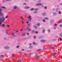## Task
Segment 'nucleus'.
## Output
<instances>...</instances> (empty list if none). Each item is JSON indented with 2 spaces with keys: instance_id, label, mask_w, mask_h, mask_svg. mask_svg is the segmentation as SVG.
Segmentation results:
<instances>
[{
  "instance_id": "6",
  "label": "nucleus",
  "mask_w": 62,
  "mask_h": 62,
  "mask_svg": "<svg viewBox=\"0 0 62 62\" xmlns=\"http://www.w3.org/2000/svg\"><path fill=\"white\" fill-rule=\"evenodd\" d=\"M9 47L8 46H6L5 47V49H8Z\"/></svg>"
},
{
  "instance_id": "50",
  "label": "nucleus",
  "mask_w": 62,
  "mask_h": 62,
  "mask_svg": "<svg viewBox=\"0 0 62 62\" xmlns=\"http://www.w3.org/2000/svg\"><path fill=\"white\" fill-rule=\"evenodd\" d=\"M26 23H28V22H26Z\"/></svg>"
},
{
  "instance_id": "9",
  "label": "nucleus",
  "mask_w": 62,
  "mask_h": 62,
  "mask_svg": "<svg viewBox=\"0 0 62 62\" xmlns=\"http://www.w3.org/2000/svg\"><path fill=\"white\" fill-rule=\"evenodd\" d=\"M53 54H55V55H56V54H57V53L55 52H54L53 53Z\"/></svg>"
},
{
  "instance_id": "25",
  "label": "nucleus",
  "mask_w": 62,
  "mask_h": 62,
  "mask_svg": "<svg viewBox=\"0 0 62 62\" xmlns=\"http://www.w3.org/2000/svg\"><path fill=\"white\" fill-rule=\"evenodd\" d=\"M6 1H11V0H6Z\"/></svg>"
},
{
  "instance_id": "5",
  "label": "nucleus",
  "mask_w": 62,
  "mask_h": 62,
  "mask_svg": "<svg viewBox=\"0 0 62 62\" xmlns=\"http://www.w3.org/2000/svg\"><path fill=\"white\" fill-rule=\"evenodd\" d=\"M45 41V40H42L40 41V42H44Z\"/></svg>"
},
{
  "instance_id": "59",
  "label": "nucleus",
  "mask_w": 62,
  "mask_h": 62,
  "mask_svg": "<svg viewBox=\"0 0 62 62\" xmlns=\"http://www.w3.org/2000/svg\"><path fill=\"white\" fill-rule=\"evenodd\" d=\"M10 60H11V59H11V58L10 59Z\"/></svg>"
},
{
  "instance_id": "2",
  "label": "nucleus",
  "mask_w": 62,
  "mask_h": 62,
  "mask_svg": "<svg viewBox=\"0 0 62 62\" xmlns=\"http://www.w3.org/2000/svg\"><path fill=\"white\" fill-rule=\"evenodd\" d=\"M5 55H1L0 56V58H3V57H5Z\"/></svg>"
},
{
  "instance_id": "33",
  "label": "nucleus",
  "mask_w": 62,
  "mask_h": 62,
  "mask_svg": "<svg viewBox=\"0 0 62 62\" xmlns=\"http://www.w3.org/2000/svg\"><path fill=\"white\" fill-rule=\"evenodd\" d=\"M45 31V30H43V33H44V31Z\"/></svg>"
},
{
  "instance_id": "18",
  "label": "nucleus",
  "mask_w": 62,
  "mask_h": 62,
  "mask_svg": "<svg viewBox=\"0 0 62 62\" xmlns=\"http://www.w3.org/2000/svg\"><path fill=\"white\" fill-rule=\"evenodd\" d=\"M59 14H61V12L60 11H59Z\"/></svg>"
},
{
  "instance_id": "49",
  "label": "nucleus",
  "mask_w": 62,
  "mask_h": 62,
  "mask_svg": "<svg viewBox=\"0 0 62 62\" xmlns=\"http://www.w3.org/2000/svg\"><path fill=\"white\" fill-rule=\"evenodd\" d=\"M25 35V33L24 34V35H23V36H24Z\"/></svg>"
},
{
  "instance_id": "3",
  "label": "nucleus",
  "mask_w": 62,
  "mask_h": 62,
  "mask_svg": "<svg viewBox=\"0 0 62 62\" xmlns=\"http://www.w3.org/2000/svg\"><path fill=\"white\" fill-rule=\"evenodd\" d=\"M41 3H38L36 4V5L37 6H40L41 5Z\"/></svg>"
},
{
  "instance_id": "60",
  "label": "nucleus",
  "mask_w": 62,
  "mask_h": 62,
  "mask_svg": "<svg viewBox=\"0 0 62 62\" xmlns=\"http://www.w3.org/2000/svg\"><path fill=\"white\" fill-rule=\"evenodd\" d=\"M20 31H22V29H21V30Z\"/></svg>"
},
{
  "instance_id": "38",
  "label": "nucleus",
  "mask_w": 62,
  "mask_h": 62,
  "mask_svg": "<svg viewBox=\"0 0 62 62\" xmlns=\"http://www.w3.org/2000/svg\"><path fill=\"white\" fill-rule=\"evenodd\" d=\"M7 27H9V25L8 24V25H7Z\"/></svg>"
},
{
  "instance_id": "28",
  "label": "nucleus",
  "mask_w": 62,
  "mask_h": 62,
  "mask_svg": "<svg viewBox=\"0 0 62 62\" xmlns=\"http://www.w3.org/2000/svg\"><path fill=\"white\" fill-rule=\"evenodd\" d=\"M33 44H36V43H35V42H33Z\"/></svg>"
},
{
  "instance_id": "58",
  "label": "nucleus",
  "mask_w": 62,
  "mask_h": 62,
  "mask_svg": "<svg viewBox=\"0 0 62 62\" xmlns=\"http://www.w3.org/2000/svg\"><path fill=\"white\" fill-rule=\"evenodd\" d=\"M22 51H23V49H22Z\"/></svg>"
},
{
  "instance_id": "39",
  "label": "nucleus",
  "mask_w": 62,
  "mask_h": 62,
  "mask_svg": "<svg viewBox=\"0 0 62 62\" xmlns=\"http://www.w3.org/2000/svg\"><path fill=\"white\" fill-rule=\"evenodd\" d=\"M4 39L5 40H6V38H4Z\"/></svg>"
},
{
  "instance_id": "40",
  "label": "nucleus",
  "mask_w": 62,
  "mask_h": 62,
  "mask_svg": "<svg viewBox=\"0 0 62 62\" xmlns=\"http://www.w3.org/2000/svg\"><path fill=\"white\" fill-rule=\"evenodd\" d=\"M31 10H33V8H31Z\"/></svg>"
},
{
  "instance_id": "52",
  "label": "nucleus",
  "mask_w": 62,
  "mask_h": 62,
  "mask_svg": "<svg viewBox=\"0 0 62 62\" xmlns=\"http://www.w3.org/2000/svg\"><path fill=\"white\" fill-rule=\"evenodd\" d=\"M36 34H38V32H36Z\"/></svg>"
},
{
  "instance_id": "21",
  "label": "nucleus",
  "mask_w": 62,
  "mask_h": 62,
  "mask_svg": "<svg viewBox=\"0 0 62 62\" xmlns=\"http://www.w3.org/2000/svg\"><path fill=\"white\" fill-rule=\"evenodd\" d=\"M0 15H2L3 14L1 13V11H0Z\"/></svg>"
},
{
  "instance_id": "10",
  "label": "nucleus",
  "mask_w": 62,
  "mask_h": 62,
  "mask_svg": "<svg viewBox=\"0 0 62 62\" xmlns=\"http://www.w3.org/2000/svg\"><path fill=\"white\" fill-rule=\"evenodd\" d=\"M28 31H31V29H30L28 28Z\"/></svg>"
},
{
  "instance_id": "64",
  "label": "nucleus",
  "mask_w": 62,
  "mask_h": 62,
  "mask_svg": "<svg viewBox=\"0 0 62 62\" xmlns=\"http://www.w3.org/2000/svg\"><path fill=\"white\" fill-rule=\"evenodd\" d=\"M12 25H13V24H12Z\"/></svg>"
},
{
  "instance_id": "56",
  "label": "nucleus",
  "mask_w": 62,
  "mask_h": 62,
  "mask_svg": "<svg viewBox=\"0 0 62 62\" xmlns=\"http://www.w3.org/2000/svg\"><path fill=\"white\" fill-rule=\"evenodd\" d=\"M29 45H31V44H29Z\"/></svg>"
},
{
  "instance_id": "15",
  "label": "nucleus",
  "mask_w": 62,
  "mask_h": 62,
  "mask_svg": "<svg viewBox=\"0 0 62 62\" xmlns=\"http://www.w3.org/2000/svg\"><path fill=\"white\" fill-rule=\"evenodd\" d=\"M17 8V7L16 6H15L14 7V9H16V8Z\"/></svg>"
},
{
  "instance_id": "35",
  "label": "nucleus",
  "mask_w": 62,
  "mask_h": 62,
  "mask_svg": "<svg viewBox=\"0 0 62 62\" xmlns=\"http://www.w3.org/2000/svg\"><path fill=\"white\" fill-rule=\"evenodd\" d=\"M48 32H50V30H48L47 31Z\"/></svg>"
},
{
  "instance_id": "55",
  "label": "nucleus",
  "mask_w": 62,
  "mask_h": 62,
  "mask_svg": "<svg viewBox=\"0 0 62 62\" xmlns=\"http://www.w3.org/2000/svg\"><path fill=\"white\" fill-rule=\"evenodd\" d=\"M20 18H22V17L21 16H20Z\"/></svg>"
},
{
  "instance_id": "53",
  "label": "nucleus",
  "mask_w": 62,
  "mask_h": 62,
  "mask_svg": "<svg viewBox=\"0 0 62 62\" xmlns=\"http://www.w3.org/2000/svg\"><path fill=\"white\" fill-rule=\"evenodd\" d=\"M23 4H24V5H25V3H23Z\"/></svg>"
},
{
  "instance_id": "23",
  "label": "nucleus",
  "mask_w": 62,
  "mask_h": 62,
  "mask_svg": "<svg viewBox=\"0 0 62 62\" xmlns=\"http://www.w3.org/2000/svg\"><path fill=\"white\" fill-rule=\"evenodd\" d=\"M34 31H34V30H33L32 31V33H34Z\"/></svg>"
},
{
  "instance_id": "61",
  "label": "nucleus",
  "mask_w": 62,
  "mask_h": 62,
  "mask_svg": "<svg viewBox=\"0 0 62 62\" xmlns=\"http://www.w3.org/2000/svg\"><path fill=\"white\" fill-rule=\"evenodd\" d=\"M61 5H62V3H61Z\"/></svg>"
},
{
  "instance_id": "44",
  "label": "nucleus",
  "mask_w": 62,
  "mask_h": 62,
  "mask_svg": "<svg viewBox=\"0 0 62 62\" xmlns=\"http://www.w3.org/2000/svg\"><path fill=\"white\" fill-rule=\"evenodd\" d=\"M50 49H51V50H53V48H51Z\"/></svg>"
},
{
  "instance_id": "54",
  "label": "nucleus",
  "mask_w": 62,
  "mask_h": 62,
  "mask_svg": "<svg viewBox=\"0 0 62 62\" xmlns=\"http://www.w3.org/2000/svg\"><path fill=\"white\" fill-rule=\"evenodd\" d=\"M25 26H26V24H25Z\"/></svg>"
},
{
  "instance_id": "43",
  "label": "nucleus",
  "mask_w": 62,
  "mask_h": 62,
  "mask_svg": "<svg viewBox=\"0 0 62 62\" xmlns=\"http://www.w3.org/2000/svg\"><path fill=\"white\" fill-rule=\"evenodd\" d=\"M56 10L57 11H58V10H59V9H57V10Z\"/></svg>"
},
{
  "instance_id": "1",
  "label": "nucleus",
  "mask_w": 62,
  "mask_h": 62,
  "mask_svg": "<svg viewBox=\"0 0 62 62\" xmlns=\"http://www.w3.org/2000/svg\"><path fill=\"white\" fill-rule=\"evenodd\" d=\"M27 19H29V20L30 21H31V16H29L27 17Z\"/></svg>"
},
{
  "instance_id": "51",
  "label": "nucleus",
  "mask_w": 62,
  "mask_h": 62,
  "mask_svg": "<svg viewBox=\"0 0 62 62\" xmlns=\"http://www.w3.org/2000/svg\"><path fill=\"white\" fill-rule=\"evenodd\" d=\"M52 48H54V49L55 48L54 47H52Z\"/></svg>"
},
{
  "instance_id": "13",
  "label": "nucleus",
  "mask_w": 62,
  "mask_h": 62,
  "mask_svg": "<svg viewBox=\"0 0 62 62\" xmlns=\"http://www.w3.org/2000/svg\"><path fill=\"white\" fill-rule=\"evenodd\" d=\"M39 25H40V24L39 23L37 24V26H39Z\"/></svg>"
},
{
  "instance_id": "32",
  "label": "nucleus",
  "mask_w": 62,
  "mask_h": 62,
  "mask_svg": "<svg viewBox=\"0 0 62 62\" xmlns=\"http://www.w3.org/2000/svg\"><path fill=\"white\" fill-rule=\"evenodd\" d=\"M34 10H38V9L37 8L35 9H34Z\"/></svg>"
},
{
  "instance_id": "46",
  "label": "nucleus",
  "mask_w": 62,
  "mask_h": 62,
  "mask_svg": "<svg viewBox=\"0 0 62 62\" xmlns=\"http://www.w3.org/2000/svg\"><path fill=\"white\" fill-rule=\"evenodd\" d=\"M44 8H45V9H46V7H44Z\"/></svg>"
},
{
  "instance_id": "63",
  "label": "nucleus",
  "mask_w": 62,
  "mask_h": 62,
  "mask_svg": "<svg viewBox=\"0 0 62 62\" xmlns=\"http://www.w3.org/2000/svg\"><path fill=\"white\" fill-rule=\"evenodd\" d=\"M8 62H10V61H8Z\"/></svg>"
},
{
  "instance_id": "42",
  "label": "nucleus",
  "mask_w": 62,
  "mask_h": 62,
  "mask_svg": "<svg viewBox=\"0 0 62 62\" xmlns=\"http://www.w3.org/2000/svg\"><path fill=\"white\" fill-rule=\"evenodd\" d=\"M2 23V22H1L0 21V24H1V23Z\"/></svg>"
},
{
  "instance_id": "14",
  "label": "nucleus",
  "mask_w": 62,
  "mask_h": 62,
  "mask_svg": "<svg viewBox=\"0 0 62 62\" xmlns=\"http://www.w3.org/2000/svg\"><path fill=\"white\" fill-rule=\"evenodd\" d=\"M37 51H41V49H39L37 50Z\"/></svg>"
},
{
  "instance_id": "17",
  "label": "nucleus",
  "mask_w": 62,
  "mask_h": 62,
  "mask_svg": "<svg viewBox=\"0 0 62 62\" xmlns=\"http://www.w3.org/2000/svg\"><path fill=\"white\" fill-rule=\"evenodd\" d=\"M60 27H62V24H61L59 26Z\"/></svg>"
},
{
  "instance_id": "29",
  "label": "nucleus",
  "mask_w": 62,
  "mask_h": 62,
  "mask_svg": "<svg viewBox=\"0 0 62 62\" xmlns=\"http://www.w3.org/2000/svg\"><path fill=\"white\" fill-rule=\"evenodd\" d=\"M8 16H6V17H5V18H8Z\"/></svg>"
},
{
  "instance_id": "37",
  "label": "nucleus",
  "mask_w": 62,
  "mask_h": 62,
  "mask_svg": "<svg viewBox=\"0 0 62 62\" xmlns=\"http://www.w3.org/2000/svg\"><path fill=\"white\" fill-rule=\"evenodd\" d=\"M30 24H28V26H29V25H30Z\"/></svg>"
},
{
  "instance_id": "31",
  "label": "nucleus",
  "mask_w": 62,
  "mask_h": 62,
  "mask_svg": "<svg viewBox=\"0 0 62 62\" xmlns=\"http://www.w3.org/2000/svg\"><path fill=\"white\" fill-rule=\"evenodd\" d=\"M57 25V24H54V26H55Z\"/></svg>"
},
{
  "instance_id": "24",
  "label": "nucleus",
  "mask_w": 62,
  "mask_h": 62,
  "mask_svg": "<svg viewBox=\"0 0 62 62\" xmlns=\"http://www.w3.org/2000/svg\"><path fill=\"white\" fill-rule=\"evenodd\" d=\"M45 20H48V18H45Z\"/></svg>"
},
{
  "instance_id": "27",
  "label": "nucleus",
  "mask_w": 62,
  "mask_h": 62,
  "mask_svg": "<svg viewBox=\"0 0 62 62\" xmlns=\"http://www.w3.org/2000/svg\"><path fill=\"white\" fill-rule=\"evenodd\" d=\"M34 28H37V26H35L34 27Z\"/></svg>"
},
{
  "instance_id": "45",
  "label": "nucleus",
  "mask_w": 62,
  "mask_h": 62,
  "mask_svg": "<svg viewBox=\"0 0 62 62\" xmlns=\"http://www.w3.org/2000/svg\"><path fill=\"white\" fill-rule=\"evenodd\" d=\"M12 33L13 34H13H14V32H12Z\"/></svg>"
},
{
  "instance_id": "62",
  "label": "nucleus",
  "mask_w": 62,
  "mask_h": 62,
  "mask_svg": "<svg viewBox=\"0 0 62 62\" xmlns=\"http://www.w3.org/2000/svg\"><path fill=\"white\" fill-rule=\"evenodd\" d=\"M61 62L59 61V62Z\"/></svg>"
},
{
  "instance_id": "7",
  "label": "nucleus",
  "mask_w": 62,
  "mask_h": 62,
  "mask_svg": "<svg viewBox=\"0 0 62 62\" xmlns=\"http://www.w3.org/2000/svg\"><path fill=\"white\" fill-rule=\"evenodd\" d=\"M29 8V7H25V9H28Z\"/></svg>"
},
{
  "instance_id": "26",
  "label": "nucleus",
  "mask_w": 62,
  "mask_h": 62,
  "mask_svg": "<svg viewBox=\"0 0 62 62\" xmlns=\"http://www.w3.org/2000/svg\"><path fill=\"white\" fill-rule=\"evenodd\" d=\"M60 41H62V39L61 38V39H60Z\"/></svg>"
},
{
  "instance_id": "22",
  "label": "nucleus",
  "mask_w": 62,
  "mask_h": 62,
  "mask_svg": "<svg viewBox=\"0 0 62 62\" xmlns=\"http://www.w3.org/2000/svg\"><path fill=\"white\" fill-rule=\"evenodd\" d=\"M37 13V11H35L34 12V13Z\"/></svg>"
},
{
  "instance_id": "12",
  "label": "nucleus",
  "mask_w": 62,
  "mask_h": 62,
  "mask_svg": "<svg viewBox=\"0 0 62 62\" xmlns=\"http://www.w3.org/2000/svg\"><path fill=\"white\" fill-rule=\"evenodd\" d=\"M12 57H14L15 56H16L15 55H12Z\"/></svg>"
},
{
  "instance_id": "8",
  "label": "nucleus",
  "mask_w": 62,
  "mask_h": 62,
  "mask_svg": "<svg viewBox=\"0 0 62 62\" xmlns=\"http://www.w3.org/2000/svg\"><path fill=\"white\" fill-rule=\"evenodd\" d=\"M17 61L18 62H21L22 61V60H21L20 59H18V60H17Z\"/></svg>"
},
{
  "instance_id": "30",
  "label": "nucleus",
  "mask_w": 62,
  "mask_h": 62,
  "mask_svg": "<svg viewBox=\"0 0 62 62\" xmlns=\"http://www.w3.org/2000/svg\"><path fill=\"white\" fill-rule=\"evenodd\" d=\"M2 26H5V24L2 25Z\"/></svg>"
},
{
  "instance_id": "48",
  "label": "nucleus",
  "mask_w": 62,
  "mask_h": 62,
  "mask_svg": "<svg viewBox=\"0 0 62 62\" xmlns=\"http://www.w3.org/2000/svg\"><path fill=\"white\" fill-rule=\"evenodd\" d=\"M34 38L35 39V38H36V37L35 36H34Z\"/></svg>"
},
{
  "instance_id": "34",
  "label": "nucleus",
  "mask_w": 62,
  "mask_h": 62,
  "mask_svg": "<svg viewBox=\"0 0 62 62\" xmlns=\"http://www.w3.org/2000/svg\"><path fill=\"white\" fill-rule=\"evenodd\" d=\"M19 47V46H16V48H18Z\"/></svg>"
},
{
  "instance_id": "47",
  "label": "nucleus",
  "mask_w": 62,
  "mask_h": 62,
  "mask_svg": "<svg viewBox=\"0 0 62 62\" xmlns=\"http://www.w3.org/2000/svg\"><path fill=\"white\" fill-rule=\"evenodd\" d=\"M43 22H45V20H43Z\"/></svg>"
},
{
  "instance_id": "4",
  "label": "nucleus",
  "mask_w": 62,
  "mask_h": 62,
  "mask_svg": "<svg viewBox=\"0 0 62 62\" xmlns=\"http://www.w3.org/2000/svg\"><path fill=\"white\" fill-rule=\"evenodd\" d=\"M34 58H39V56H35L34 57Z\"/></svg>"
},
{
  "instance_id": "16",
  "label": "nucleus",
  "mask_w": 62,
  "mask_h": 62,
  "mask_svg": "<svg viewBox=\"0 0 62 62\" xmlns=\"http://www.w3.org/2000/svg\"><path fill=\"white\" fill-rule=\"evenodd\" d=\"M1 7V8H4V9L6 8L4 6Z\"/></svg>"
},
{
  "instance_id": "57",
  "label": "nucleus",
  "mask_w": 62,
  "mask_h": 62,
  "mask_svg": "<svg viewBox=\"0 0 62 62\" xmlns=\"http://www.w3.org/2000/svg\"><path fill=\"white\" fill-rule=\"evenodd\" d=\"M6 33H7V34H8V31H6Z\"/></svg>"
},
{
  "instance_id": "19",
  "label": "nucleus",
  "mask_w": 62,
  "mask_h": 62,
  "mask_svg": "<svg viewBox=\"0 0 62 62\" xmlns=\"http://www.w3.org/2000/svg\"><path fill=\"white\" fill-rule=\"evenodd\" d=\"M62 22V20H60V23H61V22Z\"/></svg>"
},
{
  "instance_id": "11",
  "label": "nucleus",
  "mask_w": 62,
  "mask_h": 62,
  "mask_svg": "<svg viewBox=\"0 0 62 62\" xmlns=\"http://www.w3.org/2000/svg\"><path fill=\"white\" fill-rule=\"evenodd\" d=\"M32 46H30L29 47V48L30 49H32Z\"/></svg>"
},
{
  "instance_id": "36",
  "label": "nucleus",
  "mask_w": 62,
  "mask_h": 62,
  "mask_svg": "<svg viewBox=\"0 0 62 62\" xmlns=\"http://www.w3.org/2000/svg\"><path fill=\"white\" fill-rule=\"evenodd\" d=\"M2 11V9H0V11L1 12Z\"/></svg>"
},
{
  "instance_id": "20",
  "label": "nucleus",
  "mask_w": 62,
  "mask_h": 62,
  "mask_svg": "<svg viewBox=\"0 0 62 62\" xmlns=\"http://www.w3.org/2000/svg\"><path fill=\"white\" fill-rule=\"evenodd\" d=\"M24 22V21L23 20L22 21V24H23L24 23L23 22Z\"/></svg>"
},
{
  "instance_id": "41",
  "label": "nucleus",
  "mask_w": 62,
  "mask_h": 62,
  "mask_svg": "<svg viewBox=\"0 0 62 62\" xmlns=\"http://www.w3.org/2000/svg\"><path fill=\"white\" fill-rule=\"evenodd\" d=\"M27 35H29V34L28 33H27Z\"/></svg>"
}]
</instances>
